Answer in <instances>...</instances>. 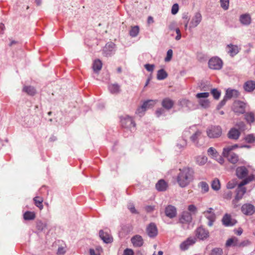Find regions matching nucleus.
Segmentation results:
<instances>
[{
  "mask_svg": "<svg viewBox=\"0 0 255 255\" xmlns=\"http://www.w3.org/2000/svg\"><path fill=\"white\" fill-rule=\"evenodd\" d=\"M223 251L220 248H215L212 250L210 255H222Z\"/></svg>",
  "mask_w": 255,
  "mask_h": 255,
  "instance_id": "obj_53",
  "label": "nucleus"
},
{
  "mask_svg": "<svg viewBox=\"0 0 255 255\" xmlns=\"http://www.w3.org/2000/svg\"><path fill=\"white\" fill-rule=\"evenodd\" d=\"M146 104H142V105L139 107L135 112L136 114L139 115V117H142L144 114L145 110L144 109V107Z\"/></svg>",
  "mask_w": 255,
  "mask_h": 255,
  "instance_id": "obj_48",
  "label": "nucleus"
},
{
  "mask_svg": "<svg viewBox=\"0 0 255 255\" xmlns=\"http://www.w3.org/2000/svg\"><path fill=\"white\" fill-rule=\"evenodd\" d=\"M188 210L191 214L192 213L193 214H195L197 212V207L193 204L189 205L188 206Z\"/></svg>",
  "mask_w": 255,
  "mask_h": 255,
  "instance_id": "obj_55",
  "label": "nucleus"
},
{
  "mask_svg": "<svg viewBox=\"0 0 255 255\" xmlns=\"http://www.w3.org/2000/svg\"><path fill=\"white\" fill-rule=\"evenodd\" d=\"M173 104V101L168 98L164 99L162 102V106L167 110L171 109Z\"/></svg>",
  "mask_w": 255,
  "mask_h": 255,
  "instance_id": "obj_28",
  "label": "nucleus"
},
{
  "mask_svg": "<svg viewBox=\"0 0 255 255\" xmlns=\"http://www.w3.org/2000/svg\"><path fill=\"white\" fill-rule=\"evenodd\" d=\"M199 103L204 108H208L210 106V102L207 99L199 100Z\"/></svg>",
  "mask_w": 255,
  "mask_h": 255,
  "instance_id": "obj_46",
  "label": "nucleus"
},
{
  "mask_svg": "<svg viewBox=\"0 0 255 255\" xmlns=\"http://www.w3.org/2000/svg\"><path fill=\"white\" fill-rule=\"evenodd\" d=\"M165 113V110L162 108L158 109L155 112L157 117H159Z\"/></svg>",
  "mask_w": 255,
  "mask_h": 255,
  "instance_id": "obj_62",
  "label": "nucleus"
},
{
  "mask_svg": "<svg viewBox=\"0 0 255 255\" xmlns=\"http://www.w3.org/2000/svg\"><path fill=\"white\" fill-rule=\"evenodd\" d=\"M196 242V239L195 237H189L186 240L181 243L180 248L182 251L187 250L189 247L193 245Z\"/></svg>",
  "mask_w": 255,
  "mask_h": 255,
  "instance_id": "obj_12",
  "label": "nucleus"
},
{
  "mask_svg": "<svg viewBox=\"0 0 255 255\" xmlns=\"http://www.w3.org/2000/svg\"><path fill=\"white\" fill-rule=\"evenodd\" d=\"M146 232L150 238L155 237L158 234V230L155 223H150L146 228Z\"/></svg>",
  "mask_w": 255,
  "mask_h": 255,
  "instance_id": "obj_13",
  "label": "nucleus"
},
{
  "mask_svg": "<svg viewBox=\"0 0 255 255\" xmlns=\"http://www.w3.org/2000/svg\"><path fill=\"white\" fill-rule=\"evenodd\" d=\"M155 187L156 190L158 191H165L167 189L168 184L164 180L160 179L156 184Z\"/></svg>",
  "mask_w": 255,
  "mask_h": 255,
  "instance_id": "obj_23",
  "label": "nucleus"
},
{
  "mask_svg": "<svg viewBox=\"0 0 255 255\" xmlns=\"http://www.w3.org/2000/svg\"><path fill=\"white\" fill-rule=\"evenodd\" d=\"M198 186L201 187L202 193H206L209 190V185L206 182L202 181L200 182Z\"/></svg>",
  "mask_w": 255,
  "mask_h": 255,
  "instance_id": "obj_42",
  "label": "nucleus"
},
{
  "mask_svg": "<svg viewBox=\"0 0 255 255\" xmlns=\"http://www.w3.org/2000/svg\"><path fill=\"white\" fill-rule=\"evenodd\" d=\"M236 173L239 178L245 179L248 177V170L245 166H240L236 168Z\"/></svg>",
  "mask_w": 255,
  "mask_h": 255,
  "instance_id": "obj_16",
  "label": "nucleus"
},
{
  "mask_svg": "<svg viewBox=\"0 0 255 255\" xmlns=\"http://www.w3.org/2000/svg\"><path fill=\"white\" fill-rule=\"evenodd\" d=\"M211 94L215 99H218L221 96V92L217 89H213L211 90Z\"/></svg>",
  "mask_w": 255,
  "mask_h": 255,
  "instance_id": "obj_50",
  "label": "nucleus"
},
{
  "mask_svg": "<svg viewBox=\"0 0 255 255\" xmlns=\"http://www.w3.org/2000/svg\"><path fill=\"white\" fill-rule=\"evenodd\" d=\"M240 21L243 24L248 25L251 22V18L249 14H242L240 16Z\"/></svg>",
  "mask_w": 255,
  "mask_h": 255,
  "instance_id": "obj_29",
  "label": "nucleus"
},
{
  "mask_svg": "<svg viewBox=\"0 0 255 255\" xmlns=\"http://www.w3.org/2000/svg\"><path fill=\"white\" fill-rule=\"evenodd\" d=\"M194 178V171L193 168L185 167L179 169V172L177 176V182L179 186L184 188L188 186Z\"/></svg>",
  "mask_w": 255,
  "mask_h": 255,
  "instance_id": "obj_1",
  "label": "nucleus"
},
{
  "mask_svg": "<svg viewBox=\"0 0 255 255\" xmlns=\"http://www.w3.org/2000/svg\"><path fill=\"white\" fill-rule=\"evenodd\" d=\"M139 31V27L138 26L136 25L132 26L129 30V35L132 37H135L137 36Z\"/></svg>",
  "mask_w": 255,
  "mask_h": 255,
  "instance_id": "obj_34",
  "label": "nucleus"
},
{
  "mask_svg": "<svg viewBox=\"0 0 255 255\" xmlns=\"http://www.w3.org/2000/svg\"><path fill=\"white\" fill-rule=\"evenodd\" d=\"M226 50L232 57L234 56L239 52L238 46L232 44H228L227 46Z\"/></svg>",
  "mask_w": 255,
  "mask_h": 255,
  "instance_id": "obj_21",
  "label": "nucleus"
},
{
  "mask_svg": "<svg viewBox=\"0 0 255 255\" xmlns=\"http://www.w3.org/2000/svg\"><path fill=\"white\" fill-rule=\"evenodd\" d=\"M123 255H134V252L131 249L126 248L124 251Z\"/></svg>",
  "mask_w": 255,
  "mask_h": 255,
  "instance_id": "obj_58",
  "label": "nucleus"
},
{
  "mask_svg": "<svg viewBox=\"0 0 255 255\" xmlns=\"http://www.w3.org/2000/svg\"><path fill=\"white\" fill-rule=\"evenodd\" d=\"M144 68L148 72H152L154 70L155 65L154 64H146L144 65Z\"/></svg>",
  "mask_w": 255,
  "mask_h": 255,
  "instance_id": "obj_56",
  "label": "nucleus"
},
{
  "mask_svg": "<svg viewBox=\"0 0 255 255\" xmlns=\"http://www.w3.org/2000/svg\"><path fill=\"white\" fill-rule=\"evenodd\" d=\"M208 66L211 69L220 70L223 67V61L218 57H213L209 60Z\"/></svg>",
  "mask_w": 255,
  "mask_h": 255,
  "instance_id": "obj_7",
  "label": "nucleus"
},
{
  "mask_svg": "<svg viewBox=\"0 0 255 255\" xmlns=\"http://www.w3.org/2000/svg\"><path fill=\"white\" fill-rule=\"evenodd\" d=\"M121 123L122 126L127 129H129L130 131L135 130V123L131 117L128 116L121 117Z\"/></svg>",
  "mask_w": 255,
  "mask_h": 255,
  "instance_id": "obj_3",
  "label": "nucleus"
},
{
  "mask_svg": "<svg viewBox=\"0 0 255 255\" xmlns=\"http://www.w3.org/2000/svg\"><path fill=\"white\" fill-rule=\"evenodd\" d=\"M202 19V16L201 14L199 12H196L191 19L189 27V29H191L197 27L200 24Z\"/></svg>",
  "mask_w": 255,
  "mask_h": 255,
  "instance_id": "obj_9",
  "label": "nucleus"
},
{
  "mask_svg": "<svg viewBox=\"0 0 255 255\" xmlns=\"http://www.w3.org/2000/svg\"><path fill=\"white\" fill-rule=\"evenodd\" d=\"M115 47V44L113 42L107 43L103 49L104 55L107 57L111 56L114 53Z\"/></svg>",
  "mask_w": 255,
  "mask_h": 255,
  "instance_id": "obj_15",
  "label": "nucleus"
},
{
  "mask_svg": "<svg viewBox=\"0 0 255 255\" xmlns=\"http://www.w3.org/2000/svg\"><path fill=\"white\" fill-rule=\"evenodd\" d=\"M168 76L167 73L163 69L159 70L157 73V79L158 80H163Z\"/></svg>",
  "mask_w": 255,
  "mask_h": 255,
  "instance_id": "obj_31",
  "label": "nucleus"
},
{
  "mask_svg": "<svg viewBox=\"0 0 255 255\" xmlns=\"http://www.w3.org/2000/svg\"><path fill=\"white\" fill-rule=\"evenodd\" d=\"M47 224L45 222H43L41 220L38 221L36 223L37 229L41 232L44 230L46 228Z\"/></svg>",
  "mask_w": 255,
  "mask_h": 255,
  "instance_id": "obj_37",
  "label": "nucleus"
},
{
  "mask_svg": "<svg viewBox=\"0 0 255 255\" xmlns=\"http://www.w3.org/2000/svg\"><path fill=\"white\" fill-rule=\"evenodd\" d=\"M222 129L220 126H211L207 129V134L209 138H218L222 135Z\"/></svg>",
  "mask_w": 255,
  "mask_h": 255,
  "instance_id": "obj_4",
  "label": "nucleus"
},
{
  "mask_svg": "<svg viewBox=\"0 0 255 255\" xmlns=\"http://www.w3.org/2000/svg\"><path fill=\"white\" fill-rule=\"evenodd\" d=\"M99 237L106 244L111 243L113 242V238L108 233L104 232L102 230L99 231Z\"/></svg>",
  "mask_w": 255,
  "mask_h": 255,
  "instance_id": "obj_20",
  "label": "nucleus"
},
{
  "mask_svg": "<svg viewBox=\"0 0 255 255\" xmlns=\"http://www.w3.org/2000/svg\"><path fill=\"white\" fill-rule=\"evenodd\" d=\"M209 93L208 92H203L197 94L196 97L199 99V100H200L206 99L209 97Z\"/></svg>",
  "mask_w": 255,
  "mask_h": 255,
  "instance_id": "obj_51",
  "label": "nucleus"
},
{
  "mask_svg": "<svg viewBox=\"0 0 255 255\" xmlns=\"http://www.w3.org/2000/svg\"><path fill=\"white\" fill-rule=\"evenodd\" d=\"M179 220L180 223L189 224L192 221V214L188 211H183L182 212Z\"/></svg>",
  "mask_w": 255,
  "mask_h": 255,
  "instance_id": "obj_11",
  "label": "nucleus"
},
{
  "mask_svg": "<svg viewBox=\"0 0 255 255\" xmlns=\"http://www.w3.org/2000/svg\"><path fill=\"white\" fill-rule=\"evenodd\" d=\"M221 6L224 10H227L229 8V0H220Z\"/></svg>",
  "mask_w": 255,
  "mask_h": 255,
  "instance_id": "obj_52",
  "label": "nucleus"
},
{
  "mask_svg": "<svg viewBox=\"0 0 255 255\" xmlns=\"http://www.w3.org/2000/svg\"><path fill=\"white\" fill-rule=\"evenodd\" d=\"M205 217L208 220L207 225L209 227H212L216 221V216L214 210L212 208H209L207 210L203 212Z\"/></svg>",
  "mask_w": 255,
  "mask_h": 255,
  "instance_id": "obj_5",
  "label": "nucleus"
},
{
  "mask_svg": "<svg viewBox=\"0 0 255 255\" xmlns=\"http://www.w3.org/2000/svg\"><path fill=\"white\" fill-rule=\"evenodd\" d=\"M173 55V51L171 49H169L166 54V56L164 59L165 62H169L171 60Z\"/></svg>",
  "mask_w": 255,
  "mask_h": 255,
  "instance_id": "obj_54",
  "label": "nucleus"
},
{
  "mask_svg": "<svg viewBox=\"0 0 255 255\" xmlns=\"http://www.w3.org/2000/svg\"><path fill=\"white\" fill-rule=\"evenodd\" d=\"M155 102L153 100H147L145 101L143 104H146L144 107V109L146 111L147 109H149L154 106Z\"/></svg>",
  "mask_w": 255,
  "mask_h": 255,
  "instance_id": "obj_49",
  "label": "nucleus"
},
{
  "mask_svg": "<svg viewBox=\"0 0 255 255\" xmlns=\"http://www.w3.org/2000/svg\"><path fill=\"white\" fill-rule=\"evenodd\" d=\"M244 88L247 92H252L255 89V81H248L244 84Z\"/></svg>",
  "mask_w": 255,
  "mask_h": 255,
  "instance_id": "obj_27",
  "label": "nucleus"
},
{
  "mask_svg": "<svg viewBox=\"0 0 255 255\" xmlns=\"http://www.w3.org/2000/svg\"><path fill=\"white\" fill-rule=\"evenodd\" d=\"M228 100V99L226 97V96H224V99L220 102L219 105L217 106V109H220L223 106H224L226 104L227 101Z\"/></svg>",
  "mask_w": 255,
  "mask_h": 255,
  "instance_id": "obj_59",
  "label": "nucleus"
},
{
  "mask_svg": "<svg viewBox=\"0 0 255 255\" xmlns=\"http://www.w3.org/2000/svg\"><path fill=\"white\" fill-rule=\"evenodd\" d=\"M211 187L214 190H219L220 189V183L219 180L218 179H214L212 182Z\"/></svg>",
  "mask_w": 255,
  "mask_h": 255,
  "instance_id": "obj_41",
  "label": "nucleus"
},
{
  "mask_svg": "<svg viewBox=\"0 0 255 255\" xmlns=\"http://www.w3.org/2000/svg\"><path fill=\"white\" fill-rule=\"evenodd\" d=\"M207 161V158L205 156H198L196 158V163L200 165L205 164Z\"/></svg>",
  "mask_w": 255,
  "mask_h": 255,
  "instance_id": "obj_39",
  "label": "nucleus"
},
{
  "mask_svg": "<svg viewBox=\"0 0 255 255\" xmlns=\"http://www.w3.org/2000/svg\"><path fill=\"white\" fill-rule=\"evenodd\" d=\"M66 252V251L64 249V248L62 247H60L58 248L57 254L58 255H64Z\"/></svg>",
  "mask_w": 255,
  "mask_h": 255,
  "instance_id": "obj_63",
  "label": "nucleus"
},
{
  "mask_svg": "<svg viewBox=\"0 0 255 255\" xmlns=\"http://www.w3.org/2000/svg\"><path fill=\"white\" fill-rule=\"evenodd\" d=\"M241 210L246 215H252L255 212V207L251 204H245L242 206Z\"/></svg>",
  "mask_w": 255,
  "mask_h": 255,
  "instance_id": "obj_14",
  "label": "nucleus"
},
{
  "mask_svg": "<svg viewBox=\"0 0 255 255\" xmlns=\"http://www.w3.org/2000/svg\"><path fill=\"white\" fill-rule=\"evenodd\" d=\"M23 91L31 96L34 95L36 93L35 89L32 86H25L23 87Z\"/></svg>",
  "mask_w": 255,
  "mask_h": 255,
  "instance_id": "obj_35",
  "label": "nucleus"
},
{
  "mask_svg": "<svg viewBox=\"0 0 255 255\" xmlns=\"http://www.w3.org/2000/svg\"><path fill=\"white\" fill-rule=\"evenodd\" d=\"M128 209L132 213H137V211L134 208V206L132 203H130L128 205Z\"/></svg>",
  "mask_w": 255,
  "mask_h": 255,
  "instance_id": "obj_61",
  "label": "nucleus"
},
{
  "mask_svg": "<svg viewBox=\"0 0 255 255\" xmlns=\"http://www.w3.org/2000/svg\"><path fill=\"white\" fill-rule=\"evenodd\" d=\"M202 137V132L197 130L190 136V140L196 146H199V140Z\"/></svg>",
  "mask_w": 255,
  "mask_h": 255,
  "instance_id": "obj_22",
  "label": "nucleus"
},
{
  "mask_svg": "<svg viewBox=\"0 0 255 255\" xmlns=\"http://www.w3.org/2000/svg\"><path fill=\"white\" fill-rule=\"evenodd\" d=\"M154 209H155L154 206L148 205V206H146L145 207V211L148 213H150V212H152L154 210Z\"/></svg>",
  "mask_w": 255,
  "mask_h": 255,
  "instance_id": "obj_64",
  "label": "nucleus"
},
{
  "mask_svg": "<svg viewBox=\"0 0 255 255\" xmlns=\"http://www.w3.org/2000/svg\"><path fill=\"white\" fill-rule=\"evenodd\" d=\"M179 104L182 107H185L189 109L192 108L193 106V103L187 99H182L180 101Z\"/></svg>",
  "mask_w": 255,
  "mask_h": 255,
  "instance_id": "obj_32",
  "label": "nucleus"
},
{
  "mask_svg": "<svg viewBox=\"0 0 255 255\" xmlns=\"http://www.w3.org/2000/svg\"><path fill=\"white\" fill-rule=\"evenodd\" d=\"M207 153L208 154L209 156H211L212 158L217 157L218 155V153L216 150L212 147H210L208 149Z\"/></svg>",
  "mask_w": 255,
  "mask_h": 255,
  "instance_id": "obj_44",
  "label": "nucleus"
},
{
  "mask_svg": "<svg viewBox=\"0 0 255 255\" xmlns=\"http://www.w3.org/2000/svg\"><path fill=\"white\" fill-rule=\"evenodd\" d=\"M102 63L99 59L95 60L93 63V69L95 72H99L102 68Z\"/></svg>",
  "mask_w": 255,
  "mask_h": 255,
  "instance_id": "obj_33",
  "label": "nucleus"
},
{
  "mask_svg": "<svg viewBox=\"0 0 255 255\" xmlns=\"http://www.w3.org/2000/svg\"><path fill=\"white\" fill-rule=\"evenodd\" d=\"M108 90L112 94H118L121 92V86L117 83L110 84L108 85Z\"/></svg>",
  "mask_w": 255,
  "mask_h": 255,
  "instance_id": "obj_24",
  "label": "nucleus"
},
{
  "mask_svg": "<svg viewBox=\"0 0 255 255\" xmlns=\"http://www.w3.org/2000/svg\"><path fill=\"white\" fill-rule=\"evenodd\" d=\"M246 104L241 101H235L232 106V110L237 115L243 114L245 113Z\"/></svg>",
  "mask_w": 255,
  "mask_h": 255,
  "instance_id": "obj_6",
  "label": "nucleus"
},
{
  "mask_svg": "<svg viewBox=\"0 0 255 255\" xmlns=\"http://www.w3.org/2000/svg\"><path fill=\"white\" fill-rule=\"evenodd\" d=\"M241 135V132L235 128H231L228 133V137L229 139L237 140Z\"/></svg>",
  "mask_w": 255,
  "mask_h": 255,
  "instance_id": "obj_18",
  "label": "nucleus"
},
{
  "mask_svg": "<svg viewBox=\"0 0 255 255\" xmlns=\"http://www.w3.org/2000/svg\"><path fill=\"white\" fill-rule=\"evenodd\" d=\"M239 147L238 144H235L232 146H229L227 147H225L223 149V154H227L229 151H232V150Z\"/></svg>",
  "mask_w": 255,
  "mask_h": 255,
  "instance_id": "obj_43",
  "label": "nucleus"
},
{
  "mask_svg": "<svg viewBox=\"0 0 255 255\" xmlns=\"http://www.w3.org/2000/svg\"><path fill=\"white\" fill-rule=\"evenodd\" d=\"M179 10V6L177 3H174L171 8V13L172 14H176Z\"/></svg>",
  "mask_w": 255,
  "mask_h": 255,
  "instance_id": "obj_57",
  "label": "nucleus"
},
{
  "mask_svg": "<svg viewBox=\"0 0 255 255\" xmlns=\"http://www.w3.org/2000/svg\"><path fill=\"white\" fill-rule=\"evenodd\" d=\"M246 141L249 143H254L255 142V136L253 134H249L245 137Z\"/></svg>",
  "mask_w": 255,
  "mask_h": 255,
  "instance_id": "obj_47",
  "label": "nucleus"
},
{
  "mask_svg": "<svg viewBox=\"0 0 255 255\" xmlns=\"http://www.w3.org/2000/svg\"><path fill=\"white\" fill-rule=\"evenodd\" d=\"M164 212L166 216L170 219H173L177 216V209L171 205H168L165 207Z\"/></svg>",
  "mask_w": 255,
  "mask_h": 255,
  "instance_id": "obj_10",
  "label": "nucleus"
},
{
  "mask_svg": "<svg viewBox=\"0 0 255 255\" xmlns=\"http://www.w3.org/2000/svg\"><path fill=\"white\" fill-rule=\"evenodd\" d=\"M237 242H238V240L237 239L230 238V239H229L227 241L226 245L227 247H230L232 245L234 246H238V244Z\"/></svg>",
  "mask_w": 255,
  "mask_h": 255,
  "instance_id": "obj_45",
  "label": "nucleus"
},
{
  "mask_svg": "<svg viewBox=\"0 0 255 255\" xmlns=\"http://www.w3.org/2000/svg\"><path fill=\"white\" fill-rule=\"evenodd\" d=\"M131 242L134 247H140L142 246L143 241L142 237L139 235H135L132 237Z\"/></svg>",
  "mask_w": 255,
  "mask_h": 255,
  "instance_id": "obj_25",
  "label": "nucleus"
},
{
  "mask_svg": "<svg viewBox=\"0 0 255 255\" xmlns=\"http://www.w3.org/2000/svg\"><path fill=\"white\" fill-rule=\"evenodd\" d=\"M240 96V92L235 89H228L226 91L225 96L228 99H230L232 98H237Z\"/></svg>",
  "mask_w": 255,
  "mask_h": 255,
  "instance_id": "obj_26",
  "label": "nucleus"
},
{
  "mask_svg": "<svg viewBox=\"0 0 255 255\" xmlns=\"http://www.w3.org/2000/svg\"><path fill=\"white\" fill-rule=\"evenodd\" d=\"M195 235L199 240H204L209 237V232L203 227H199L195 231Z\"/></svg>",
  "mask_w": 255,
  "mask_h": 255,
  "instance_id": "obj_8",
  "label": "nucleus"
},
{
  "mask_svg": "<svg viewBox=\"0 0 255 255\" xmlns=\"http://www.w3.org/2000/svg\"><path fill=\"white\" fill-rule=\"evenodd\" d=\"M245 116V119L248 123L251 124L254 122L255 115L253 112L247 113Z\"/></svg>",
  "mask_w": 255,
  "mask_h": 255,
  "instance_id": "obj_36",
  "label": "nucleus"
},
{
  "mask_svg": "<svg viewBox=\"0 0 255 255\" xmlns=\"http://www.w3.org/2000/svg\"><path fill=\"white\" fill-rule=\"evenodd\" d=\"M223 155L226 157L228 160L232 163L235 164L239 161L238 155L236 153L232 152V151H229L227 154H223Z\"/></svg>",
  "mask_w": 255,
  "mask_h": 255,
  "instance_id": "obj_19",
  "label": "nucleus"
},
{
  "mask_svg": "<svg viewBox=\"0 0 255 255\" xmlns=\"http://www.w3.org/2000/svg\"><path fill=\"white\" fill-rule=\"evenodd\" d=\"M223 225L225 227H231L235 225L236 222L232 220L230 215L226 214L222 219Z\"/></svg>",
  "mask_w": 255,
  "mask_h": 255,
  "instance_id": "obj_17",
  "label": "nucleus"
},
{
  "mask_svg": "<svg viewBox=\"0 0 255 255\" xmlns=\"http://www.w3.org/2000/svg\"><path fill=\"white\" fill-rule=\"evenodd\" d=\"M254 178V175L253 174H251L248 177L244 179L243 181L239 184L236 189V195L235 196V199L233 201L234 204H235L236 202H238L240 199H241L243 195L246 192V189L244 187V186L249 183L250 181L253 180Z\"/></svg>",
  "mask_w": 255,
  "mask_h": 255,
  "instance_id": "obj_2",
  "label": "nucleus"
},
{
  "mask_svg": "<svg viewBox=\"0 0 255 255\" xmlns=\"http://www.w3.org/2000/svg\"><path fill=\"white\" fill-rule=\"evenodd\" d=\"M187 145V140L184 138H179L176 143V147L180 150H183Z\"/></svg>",
  "mask_w": 255,
  "mask_h": 255,
  "instance_id": "obj_30",
  "label": "nucleus"
},
{
  "mask_svg": "<svg viewBox=\"0 0 255 255\" xmlns=\"http://www.w3.org/2000/svg\"><path fill=\"white\" fill-rule=\"evenodd\" d=\"M33 201L35 206L40 209H42L43 207L42 205L43 199L39 197H35L33 198Z\"/></svg>",
  "mask_w": 255,
  "mask_h": 255,
  "instance_id": "obj_40",
  "label": "nucleus"
},
{
  "mask_svg": "<svg viewBox=\"0 0 255 255\" xmlns=\"http://www.w3.org/2000/svg\"><path fill=\"white\" fill-rule=\"evenodd\" d=\"M35 217V214L33 212L26 211L23 214V218L25 220H32Z\"/></svg>",
  "mask_w": 255,
  "mask_h": 255,
  "instance_id": "obj_38",
  "label": "nucleus"
},
{
  "mask_svg": "<svg viewBox=\"0 0 255 255\" xmlns=\"http://www.w3.org/2000/svg\"><path fill=\"white\" fill-rule=\"evenodd\" d=\"M236 183L234 181H229L227 184V187L228 189H233L235 187Z\"/></svg>",
  "mask_w": 255,
  "mask_h": 255,
  "instance_id": "obj_60",
  "label": "nucleus"
}]
</instances>
